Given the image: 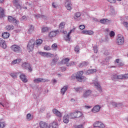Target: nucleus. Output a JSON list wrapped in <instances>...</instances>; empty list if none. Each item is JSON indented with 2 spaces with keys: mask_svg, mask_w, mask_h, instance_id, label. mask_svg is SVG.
I'll list each match as a JSON object with an SVG mask.
<instances>
[{
  "mask_svg": "<svg viewBox=\"0 0 128 128\" xmlns=\"http://www.w3.org/2000/svg\"><path fill=\"white\" fill-rule=\"evenodd\" d=\"M82 74H84L82 71L78 72L76 74V79L80 82H82L86 80V78Z\"/></svg>",
  "mask_w": 128,
  "mask_h": 128,
  "instance_id": "obj_1",
  "label": "nucleus"
},
{
  "mask_svg": "<svg viewBox=\"0 0 128 128\" xmlns=\"http://www.w3.org/2000/svg\"><path fill=\"white\" fill-rule=\"evenodd\" d=\"M116 44L118 46H122L124 44V38L122 35H118L116 39Z\"/></svg>",
  "mask_w": 128,
  "mask_h": 128,
  "instance_id": "obj_2",
  "label": "nucleus"
},
{
  "mask_svg": "<svg viewBox=\"0 0 128 128\" xmlns=\"http://www.w3.org/2000/svg\"><path fill=\"white\" fill-rule=\"evenodd\" d=\"M35 42L34 40L32 39L30 40L29 41L28 44L27 46V50H28L29 52H32L34 50V46Z\"/></svg>",
  "mask_w": 128,
  "mask_h": 128,
  "instance_id": "obj_3",
  "label": "nucleus"
},
{
  "mask_svg": "<svg viewBox=\"0 0 128 128\" xmlns=\"http://www.w3.org/2000/svg\"><path fill=\"white\" fill-rule=\"evenodd\" d=\"M92 84H94V86H95L96 88H97L100 92H102V86H100V82H98V81L97 80H93Z\"/></svg>",
  "mask_w": 128,
  "mask_h": 128,
  "instance_id": "obj_4",
  "label": "nucleus"
},
{
  "mask_svg": "<svg viewBox=\"0 0 128 128\" xmlns=\"http://www.w3.org/2000/svg\"><path fill=\"white\" fill-rule=\"evenodd\" d=\"M12 50L14 52H22V49L18 45H12L10 46Z\"/></svg>",
  "mask_w": 128,
  "mask_h": 128,
  "instance_id": "obj_5",
  "label": "nucleus"
},
{
  "mask_svg": "<svg viewBox=\"0 0 128 128\" xmlns=\"http://www.w3.org/2000/svg\"><path fill=\"white\" fill-rule=\"evenodd\" d=\"M58 34H60L59 30H53L50 32L48 36L50 38H56V36H58Z\"/></svg>",
  "mask_w": 128,
  "mask_h": 128,
  "instance_id": "obj_6",
  "label": "nucleus"
},
{
  "mask_svg": "<svg viewBox=\"0 0 128 128\" xmlns=\"http://www.w3.org/2000/svg\"><path fill=\"white\" fill-rule=\"evenodd\" d=\"M22 67L23 68H24V70H28V72H32V67H30V65L28 63H23L22 64Z\"/></svg>",
  "mask_w": 128,
  "mask_h": 128,
  "instance_id": "obj_7",
  "label": "nucleus"
},
{
  "mask_svg": "<svg viewBox=\"0 0 128 128\" xmlns=\"http://www.w3.org/2000/svg\"><path fill=\"white\" fill-rule=\"evenodd\" d=\"M94 128H104V124L100 122H96L93 124Z\"/></svg>",
  "mask_w": 128,
  "mask_h": 128,
  "instance_id": "obj_8",
  "label": "nucleus"
},
{
  "mask_svg": "<svg viewBox=\"0 0 128 128\" xmlns=\"http://www.w3.org/2000/svg\"><path fill=\"white\" fill-rule=\"evenodd\" d=\"M34 84H40V82H50V80L42 78H36L34 80Z\"/></svg>",
  "mask_w": 128,
  "mask_h": 128,
  "instance_id": "obj_9",
  "label": "nucleus"
},
{
  "mask_svg": "<svg viewBox=\"0 0 128 128\" xmlns=\"http://www.w3.org/2000/svg\"><path fill=\"white\" fill-rule=\"evenodd\" d=\"M65 6L68 10H72V2H70V0H66L65 2Z\"/></svg>",
  "mask_w": 128,
  "mask_h": 128,
  "instance_id": "obj_10",
  "label": "nucleus"
},
{
  "mask_svg": "<svg viewBox=\"0 0 128 128\" xmlns=\"http://www.w3.org/2000/svg\"><path fill=\"white\" fill-rule=\"evenodd\" d=\"M0 46L2 48H6V43L4 40L0 38Z\"/></svg>",
  "mask_w": 128,
  "mask_h": 128,
  "instance_id": "obj_11",
  "label": "nucleus"
},
{
  "mask_svg": "<svg viewBox=\"0 0 128 128\" xmlns=\"http://www.w3.org/2000/svg\"><path fill=\"white\" fill-rule=\"evenodd\" d=\"M12 2L18 10H22V6H21L18 4V0H14Z\"/></svg>",
  "mask_w": 128,
  "mask_h": 128,
  "instance_id": "obj_12",
  "label": "nucleus"
},
{
  "mask_svg": "<svg viewBox=\"0 0 128 128\" xmlns=\"http://www.w3.org/2000/svg\"><path fill=\"white\" fill-rule=\"evenodd\" d=\"M92 94V90H86L83 93V98H86L88 96H90Z\"/></svg>",
  "mask_w": 128,
  "mask_h": 128,
  "instance_id": "obj_13",
  "label": "nucleus"
},
{
  "mask_svg": "<svg viewBox=\"0 0 128 128\" xmlns=\"http://www.w3.org/2000/svg\"><path fill=\"white\" fill-rule=\"evenodd\" d=\"M53 113L56 116H58V118H62V113L60 112L58 110L54 108L52 110Z\"/></svg>",
  "mask_w": 128,
  "mask_h": 128,
  "instance_id": "obj_14",
  "label": "nucleus"
},
{
  "mask_svg": "<svg viewBox=\"0 0 128 128\" xmlns=\"http://www.w3.org/2000/svg\"><path fill=\"white\" fill-rule=\"evenodd\" d=\"M100 106H98V105H96L95 106H94L92 110V112H100Z\"/></svg>",
  "mask_w": 128,
  "mask_h": 128,
  "instance_id": "obj_15",
  "label": "nucleus"
},
{
  "mask_svg": "<svg viewBox=\"0 0 128 128\" xmlns=\"http://www.w3.org/2000/svg\"><path fill=\"white\" fill-rule=\"evenodd\" d=\"M39 126L40 128H48V124L44 122H39Z\"/></svg>",
  "mask_w": 128,
  "mask_h": 128,
  "instance_id": "obj_16",
  "label": "nucleus"
},
{
  "mask_svg": "<svg viewBox=\"0 0 128 128\" xmlns=\"http://www.w3.org/2000/svg\"><path fill=\"white\" fill-rule=\"evenodd\" d=\"M94 72H96V69L88 70L87 71L85 72V74H86V76H88V74H94Z\"/></svg>",
  "mask_w": 128,
  "mask_h": 128,
  "instance_id": "obj_17",
  "label": "nucleus"
},
{
  "mask_svg": "<svg viewBox=\"0 0 128 128\" xmlns=\"http://www.w3.org/2000/svg\"><path fill=\"white\" fill-rule=\"evenodd\" d=\"M82 34H88L89 36H92V34H94V32L92 30H84L82 31Z\"/></svg>",
  "mask_w": 128,
  "mask_h": 128,
  "instance_id": "obj_18",
  "label": "nucleus"
},
{
  "mask_svg": "<svg viewBox=\"0 0 128 128\" xmlns=\"http://www.w3.org/2000/svg\"><path fill=\"white\" fill-rule=\"evenodd\" d=\"M8 20L10 22H13L16 24V22H18V20L14 18L12 16H8Z\"/></svg>",
  "mask_w": 128,
  "mask_h": 128,
  "instance_id": "obj_19",
  "label": "nucleus"
},
{
  "mask_svg": "<svg viewBox=\"0 0 128 128\" xmlns=\"http://www.w3.org/2000/svg\"><path fill=\"white\" fill-rule=\"evenodd\" d=\"M49 128H58V123L54 121L49 125Z\"/></svg>",
  "mask_w": 128,
  "mask_h": 128,
  "instance_id": "obj_20",
  "label": "nucleus"
},
{
  "mask_svg": "<svg viewBox=\"0 0 128 128\" xmlns=\"http://www.w3.org/2000/svg\"><path fill=\"white\" fill-rule=\"evenodd\" d=\"M115 64H116L117 66L120 68V66H124V64L122 62H120V59H116L114 61Z\"/></svg>",
  "mask_w": 128,
  "mask_h": 128,
  "instance_id": "obj_21",
  "label": "nucleus"
},
{
  "mask_svg": "<svg viewBox=\"0 0 128 128\" xmlns=\"http://www.w3.org/2000/svg\"><path fill=\"white\" fill-rule=\"evenodd\" d=\"M34 30V26L32 25H29L28 29L27 32L28 34H32Z\"/></svg>",
  "mask_w": 128,
  "mask_h": 128,
  "instance_id": "obj_22",
  "label": "nucleus"
},
{
  "mask_svg": "<svg viewBox=\"0 0 128 128\" xmlns=\"http://www.w3.org/2000/svg\"><path fill=\"white\" fill-rule=\"evenodd\" d=\"M20 78L23 82H28V78H26V75L22 74L20 76Z\"/></svg>",
  "mask_w": 128,
  "mask_h": 128,
  "instance_id": "obj_23",
  "label": "nucleus"
},
{
  "mask_svg": "<svg viewBox=\"0 0 128 128\" xmlns=\"http://www.w3.org/2000/svg\"><path fill=\"white\" fill-rule=\"evenodd\" d=\"M68 118H70V117L68 116V114H65L63 118L64 122V124H68L69 122Z\"/></svg>",
  "mask_w": 128,
  "mask_h": 128,
  "instance_id": "obj_24",
  "label": "nucleus"
},
{
  "mask_svg": "<svg viewBox=\"0 0 128 128\" xmlns=\"http://www.w3.org/2000/svg\"><path fill=\"white\" fill-rule=\"evenodd\" d=\"M110 22V21L108 19L102 18L100 20V22L103 24H108Z\"/></svg>",
  "mask_w": 128,
  "mask_h": 128,
  "instance_id": "obj_25",
  "label": "nucleus"
},
{
  "mask_svg": "<svg viewBox=\"0 0 128 128\" xmlns=\"http://www.w3.org/2000/svg\"><path fill=\"white\" fill-rule=\"evenodd\" d=\"M20 62H22V59L18 58V59L15 60H13L12 62V64H20Z\"/></svg>",
  "mask_w": 128,
  "mask_h": 128,
  "instance_id": "obj_26",
  "label": "nucleus"
},
{
  "mask_svg": "<svg viewBox=\"0 0 128 128\" xmlns=\"http://www.w3.org/2000/svg\"><path fill=\"white\" fill-rule=\"evenodd\" d=\"M34 16L36 18H42L43 20H46V16L44 15H40V14H34Z\"/></svg>",
  "mask_w": 128,
  "mask_h": 128,
  "instance_id": "obj_27",
  "label": "nucleus"
},
{
  "mask_svg": "<svg viewBox=\"0 0 128 128\" xmlns=\"http://www.w3.org/2000/svg\"><path fill=\"white\" fill-rule=\"evenodd\" d=\"M68 86H64L60 90L61 94H62V95L64 94H66V92L68 90Z\"/></svg>",
  "mask_w": 128,
  "mask_h": 128,
  "instance_id": "obj_28",
  "label": "nucleus"
},
{
  "mask_svg": "<svg viewBox=\"0 0 128 128\" xmlns=\"http://www.w3.org/2000/svg\"><path fill=\"white\" fill-rule=\"evenodd\" d=\"M2 37L3 38H10V33L8 32H4L2 33Z\"/></svg>",
  "mask_w": 128,
  "mask_h": 128,
  "instance_id": "obj_29",
  "label": "nucleus"
},
{
  "mask_svg": "<svg viewBox=\"0 0 128 128\" xmlns=\"http://www.w3.org/2000/svg\"><path fill=\"white\" fill-rule=\"evenodd\" d=\"M111 78L112 80H118V74L116 73H114L113 74H112Z\"/></svg>",
  "mask_w": 128,
  "mask_h": 128,
  "instance_id": "obj_30",
  "label": "nucleus"
},
{
  "mask_svg": "<svg viewBox=\"0 0 128 128\" xmlns=\"http://www.w3.org/2000/svg\"><path fill=\"white\" fill-rule=\"evenodd\" d=\"M42 44V39L37 40H36V42L35 43V46H40V44Z\"/></svg>",
  "mask_w": 128,
  "mask_h": 128,
  "instance_id": "obj_31",
  "label": "nucleus"
},
{
  "mask_svg": "<svg viewBox=\"0 0 128 128\" xmlns=\"http://www.w3.org/2000/svg\"><path fill=\"white\" fill-rule=\"evenodd\" d=\"M4 16V10L2 8H0V18Z\"/></svg>",
  "mask_w": 128,
  "mask_h": 128,
  "instance_id": "obj_32",
  "label": "nucleus"
},
{
  "mask_svg": "<svg viewBox=\"0 0 128 128\" xmlns=\"http://www.w3.org/2000/svg\"><path fill=\"white\" fill-rule=\"evenodd\" d=\"M76 118H80L82 116V112H80V111H76Z\"/></svg>",
  "mask_w": 128,
  "mask_h": 128,
  "instance_id": "obj_33",
  "label": "nucleus"
},
{
  "mask_svg": "<svg viewBox=\"0 0 128 128\" xmlns=\"http://www.w3.org/2000/svg\"><path fill=\"white\" fill-rule=\"evenodd\" d=\"M68 116H69V118H76V112L70 113L69 114H68Z\"/></svg>",
  "mask_w": 128,
  "mask_h": 128,
  "instance_id": "obj_34",
  "label": "nucleus"
},
{
  "mask_svg": "<svg viewBox=\"0 0 128 128\" xmlns=\"http://www.w3.org/2000/svg\"><path fill=\"white\" fill-rule=\"evenodd\" d=\"M70 62V59L68 58H66L63 59L62 61V63L64 64H67L68 62Z\"/></svg>",
  "mask_w": 128,
  "mask_h": 128,
  "instance_id": "obj_35",
  "label": "nucleus"
},
{
  "mask_svg": "<svg viewBox=\"0 0 128 128\" xmlns=\"http://www.w3.org/2000/svg\"><path fill=\"white\" fill-rule=\"evenodd\" d=\"M13 28H14V26L12 25H8L6 26V30H12Z\"/></svg>",
  "mask_w": 128,
  "mask_h": 128,
  "instance_id": "obj_36",
  "label": "nucleus"
},
{
  "mask_svg": "<svg viewBox=\"0 0 128 128\" xmlns=\"http://www.w3.org/2000/svg\"><path fill=\"white\" fill-rule=\"evenodd\" d=\"M74 90L77 92H82L84 89L80 87L74 88Z\"/></svg>",
  "mask_w": 128,
  "mask_h": 128,
  "instance_id": "obj_37",
  "label": "nucleus"
},
{
  "mask_svg": "<svg viewBox=\"0 0 128 128\" xmlns=\"http://www.w3.org/2000/svg\"><path fill=\"white\" fill-rule=\"evenodd\" d=\"M88 64V63L86 62H82L79 64L80 68H82V66H86Z\"/></svg>",
  "mask_w": 128,
  "mask_h": 128,
  "instance_id": "obj_38",
  "label": "nucleus"
},
{
  "mask_svg": "<svg viewBox=\"0 0 128 128\" xmlns=\"http://www.w3.org/2000/svg\"><path fill=\"white\" fill-rule=\"evenodd\" d=\"M48 32V27H43L42 28L41 32L44 34V32Z\"/></svg>",
  "mask_w": 128,
  "mask_h": 128,
  "instance_id": "obj_39",
  "label": "nucleus"
},
{
  "mask_svg": "<svg viewBox=\"0 0 128 128\" xmlns=\"http://www.w3.org/2000/svg\"><path fill=\"white\" fill-rule=\"evenodd\" d=\"M38 54H40L42 56H44V58H46V52H38Z\"/></svg>",
  "mask_w": 128,
  "mask_h": 128,
  "instance_id": "obj_40",
  "label": "nucleus"
},
{
  "mask_svg": "<svg viewBox=\"0 0 128 128\" xmlns=\"http://www.w3.org/2000/svg\"><path fill=\"white\" fill-rule=\"evenodd\" d=\"M117 80H126L124 74L118 75Z\"/></svg>",
  "mask_w": 128,
  "mask_h": 128,
  "instance_id": "obj_41",
  "label": "nucleus"
},
{
  "mask_svg": "<svg viewBox=\"0 0 128 128\" xmlns=\"http://www.w3.org/2000/svg\"><path fill=\"white\" fill-rule=\"evenodd\" d=\"M26 118L27 120L30 122V120H31L32 118V114H28L26 116Z\"/></svg>",
  "mask_w": 128,
  "mask_h": 128,
  "instance_id": "obj_42",
  "label": "nucleus"
},
{
  "mask_svg": "<svg viewBox=\"0 0 128 128\" xmlns=\"http://www.w3.org/2000/svg\"><path fill=\"white\" fill-rule=\"evenodd\" d=\"M74 52L76 54H80V46H76L74 48Z\"/></svg>",
  "mask_w": 128,
  "mask_h": 128,
  "instance_id": "obj_43",
  "label": "nucleus"
},
{
  "mask_svg": "<svg viewBox=\"0 0 128 128\" xmlns=\"http://www.w3.org/2000/svg\"><path fill=\"white\" fill-rule=\"evenodd\" d=\"M70 34H68L67 36H66V42H70Z\"/></svg>",
  "mask_w": 128,
  "mask_h": 128,
  "instance_id": "obj_44",
  "label": "nucleus"
},
{
  "mask_svg": "<svg viewBox=\"0 0 128 128\" xmlns=\"http://www.w3.org/2000/svg\"><path fill=\"white\" fill-rule=\"evenodd\" d=\"M52 50H56L58 49V45L56 44H54L52 46Z\"/></svg>",
  "mask_w": 128,
  "mask_h": 128,
  "instance_id": "obj_45",
  "label": "nucleus"
},
{
  "mask_svg": "<svg viewBox=\"0 0 128 128\" xmlns=\"http://www.w3.org/2000/svg\"><path fill=\"white\" fill-rule=\"evenodd\" d=\"M76 28L74 26L73 28L70 30V32L68 33L69 34H74V32H76Z\"/></svg>",
  "mask_w": 128,
  "mask_h": 128,
  "instance_id": "obj_46",
  "label": "nucleus"
},
{
  "mask_svg": "<svg viewBox=\"0 0 128 128\" xmlns=\"http://www.w3.org/2000/svg\"><path fill=\"white\" fill-rule=\"evenodd\" d=\"M66 25V23L64 22H62L60 24V28H64V26Z\"/></svg>",
  "mask_w": 128,
  "mask_h": 128,
  "instance_id": "obj_47",
  "label": "nucleus"
},
{
  "mask_svg": "<svg viewBox=\"0 0 128 128\" xmlns=\"http://www.w3.org/2000/svg\"><path fill=\"white\" fill-rule=\"evenodd\" d=\"M56 60L54 58L52 60L50 64L52 66H54V64H56Z\"/></svg>",
  "mask_w": 128,
  "mask_h": 128,
  "instance_id": "obj_48",
  "label": "nucleus"
},
{
  "mask_svg": "<svg viewBox=\"0 0 128 128\" xmlns=\"http://www.w3.org/2000/svg\"><path fill=\"white\" fill-rule=\"evenodd\" d=\"M76 65L74 62H70L69 64L67 63V64H66V66H72Z\"/></svg>",
  "mask_w": 128,
  "mask_h": 128,
  "instance_id": "obj_49",
  "label": "nucleus"
},
{
  "mask_svg": "<svg viewBox=\"0 0 128 128\" xmlns=\"http://www.w3.org/2000/svg\"><path fill=\"white\" fill-rule=\"evenodd\" d=\"M110 36V38H114V36H115V34H114V31H111L109 34Z\"/></svg>",
  "mask_w": 128,
  "mask_h": 128,
  "instance_id": "obj_50",
  "label": "nucleus"
},
{
  "mask_svg": "<svg viewBox=\"0 0 128 128\" xmlns=\"http://www.w3.org/2000/svg\"><path fill=\"white\" fill-rule=\"evenodd\" d=\"M93 50L95 54H96L98 52V46H96L93 47Z\"/></svg>",
  "mask_w": 128,
  "mask_h": 128,
  "instance_id": "obj_51",
  "label": "nucleus"
},
{
  "mask_svg": "<svg viewBox=\"0 0 128 128\" xmlns=\"http://www.w3.org/2000/svg\"><path fill=\"white\" fill-rule=\"evenodd\" d=\"M44 50H50V47L48 46H45L44 47Z\"/></svg>",
  "mask_w": 128,
  "mask_h": 128,
  "instance_id": "obj_52",
  "label": "nucleus"
},
{
  "mask_svg": "<svg viewBox=\"0 0 128 128\" xmlns=\"http://www.w3.org/2000/svg\"><path fill=\"white\" fill-rule=\"evenodd\" d=\"M112 104L114 108H118V103L112 102Z\"/></svg>",
  "mask_w": 128,
  "mask_h": 128,
  "instance_id": "obj_53",
  "label": "nucleus"
},
{
  "mask_svg": "<svg viewBox=\"0 0 128 128\" xmlns=\"http://www.w3.org/2000/svg\"><path fill=\"white\" fill-rule=\"evenodd\" d=\"M6 126V124L4 122H0V128H4Z\"/></svg>",
  "mask_w": 128,
  "mask_h": 128,
  "instance_id": "obj_54",
  "label": "nucleus"
},
{
  "mask_svg": "<svg viewBox=\"0 0 128 128\" xmlns=\"http://www.w3.org/2000/svg\"><path fill=\"white\" fill-rule=\"evenodd\" d=\"M52 54L48 52L46 53V58H52Z\"/></svg>",
  "mask_w": 128,
  "mask_h": 128,
  "instance_id": "obj_55",
  "label": "nucleus"
},
{
  "mask_svg": "<svg viewBox=\"0 0 128 128\" xmlns=\"http://www.w3.org/2000/svg\"><path fill=\"white\" fill-rule=\"evenodd\" d=\"M10 76L13 78H16V73H12Z\"/></svg>",
  "mask_w": 128,
  "mask_h": 128,
  "instance_id": "obj_56",
  "label": "nucleus"
},
{
  "mask_svg": "<svg viewBox=\"0 0 128 128\" xmlns=\"http://www.w3.org/2000/svg\"><path fill=\"white\" fill-rule=\"evenodd\" d=\"M52 6L54 8H58V6L56 5V4L54 2L52 3Z\"/></svg>",
  "mask_w": 128,
  "mask_h": 128,
  "instance_id": "obj_57",
  "label": "nucleus"
},
{
  "mask_svg": "<svg viewBox=\"0 0 128 128\" xmlns=\"http://www.w3.org/2000/svg\"><path fill=\"white\" fill-rule=\"evenodd\" d=\"M75 16H76V18H80V12H76V13L75 14Z\"/></svg>",
  "mask_w": 128,
  "mask_h": 128,
  "instance_id": "obj_58",
  "label": "nucleus"
},
{
  "mask_svg": "<svg viewBox=\"0 0 128 128\" xmlns=\"http://www.w3.org/2000/svg\"><path fill=\"white\" fill-rule=\"evenodd\" d=\"M85 28H86V26H84V25H80V30H84Z\"/></svg>",
  "mask_w": 128,
  "mask_h": 128,
  "instance_id": "obj_59",
  "label": "nucleus"
},
{
  "mask_svg": "<svg viewBox=\"0 0 128 128\" xmlns=\"http://www.w3.org/2000/svg\"><path fill=\"white\" fill-rule=\"evenodd\" d=\"M108 2L110 4H114L116 2V1H114V0H108Z\"/></svg>",
  "mask_w": 128,
  "mask_h": 128,
  "instance_id": "obj_60",
  "label": "nucleus"
},
{
  "mask_svg": "<svg viewBox=\"0 0 128 128\" xmlns=\"http://www.w3.org/2000/svg\"><path fill=\"white\" fill-rule=\"evenodd\" d=\"M72 80H76V75H74V74L72 75Z\"/></svg>",
  "mask_w": 128,
  "mask_h": 128,
  "instance_id": "obj_61",
  "label": "nucleus"
},
{
  "mask_svg": "<svg viewBox=\"0 0 128 128\" xmlns=\"http://www.w3.org/2000/svg\"><path fill=\"white\" fill-rule=\"evenodd\" d=\"M22 20H26L27 18H26V16H22Z\"/></svg>",
  "mask_w": 128,
  "mask_h": 128,
  "instance_id": "obj_62",
  "label": "nucleus"
},
{
  "mask_svg": "<svg viewBox=\"0 0 128 128\" xmlns=\"http://www.w3.org/2000/svg\"><path fill=\"white\" fill-rule=\"evenodd\" d=\"M66 67H62L61 68V70L62 72L66 71Z\"/></svg>",
  "mask_w": 128,
  "mask_h": 128,
  "instance_id": "obj_63",
  "label": "nucleus"
},
{
  "mask_svg": "<svg viewBox=\"0 0 128 128\" xmlns=\"http://www.w3.org/2000/svg\"><path fill=\"white\" fill-rule=\"evenodd\" d=\"M124 76H125V80H126L127 78H128V74H124Z\"/></svg>",
  "mask_w": 128,
  "mask_h": 128,
  "instance_id": "obj_64",
  "label": "nucleus"
}]
</instances>
